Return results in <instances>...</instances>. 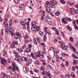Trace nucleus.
I'll return each instance as SVG.
<instances>
[{
  "instance_id": "obj_53",
  "label": "nucleus",
  "mask_w": 78,
  "mask_h": 78,
  "mask_svg": "<svg viewBox=\"0 0 78 78\" xmlns=\"http://www.w3.org/2000/svg\"><path fill=\"white\" fill-rule=\"evenodd\" d=\"M10 32V33L11 35L12 36V35H13V34H14V33H12V31H11Z\"/></svg>"
},
{
  "instance_id": "obj_17",
  "label": "nucleus",
  "mask_w": 78,
  "mask_h": 78,
  "mask_svg": "<svg viewBox=\"0 0 78 78\" xmlns=\"http://www.w3.org/2000/svg\"><path fill=\"white\" fill-rule=\"evenodd\" d=\"M36 30H37V31H39L40 30V29H41V27H40L39 26H36Z\"/></svg>"
},
{
  "instance_id": "obj_9",
  "label": "nucleus",
  "mask_w": 78,
  "mask_h": 78,
  "mask_svg": "<svg viewBox=\"0 0 78 78\" xmlns=\"http://www.w3.org/2000/svg\"><path fill=\"white\" fill-rule=\"evenodd\" d=\"M36 23L35 22H33L32 23V26L31 27H36Z\"/></svg>"
},
{
  "instance_id": "obj_55",
  "label": "nucleus",
  "mask_w": 78,
  "mask_h": 78,
  "mask_svg": "<svg viewBox=\"0 0 78 78\" xmlns=\"http://www.w3.org/2000/svg\"><path fill=\"white\" fill-rule=\"evenodd\" d=\"M46 3L47 5H50V3H49V2L48 1H46Z\"/></svg>"
},
{
  "instance_id": "obj_37",
  "label": "nucleus",
  "mask_w": 78,
  "mask_h": 78,
  "mask_svg": "<svg viewBox=\"0 0 78 78\" xmlns=\"http://www.w3.org/2000/svg\"><path fill=\"white\" fill-rule=\"evenodd\" d=\"M41 44L44 48L45 47V44L44 43H43Z\"/></svg>"
},
{
  "instance_id": "obj_13",
  "label": "nucleus",
  "mask_w": 78,
  "mask_h": 78,
  "mask_svg": "<svg viewBox=\"0 0 78 78\" xmlns=\"http://www.w3.org/2000/svg\"><path fill=\"white\" fill-rule=\"evenodd\" d=\"M67 28L70 30L71 31L72 29V28L70 26H69V25H68L67 26Z\"/></svg>"
},
{
  "instance_id": "obj_22",
  "label": "nucleus",
  "mask_w": 78,
  "mask_h": 78,
  "mask_svg": "<svg viewBox=\"0 0 78 78\" xmlns=\"http://www.w3.org/2000/svg\"><path fill=\"white\" fill-rule=\"evenodd\" d=\"M60 2L62 3V4H65V3H66V2H65V1L64 0H62V1H60Z\"/></svg>"
},
{
  "instance_id": "obj_26",
  "label": "nucleus",
  "mask_w": 78,
  "mask_h": 78,
  "mask_svg": "<svg viewBox=\"0 0 78 78\" xmlns=\"http://www.w3.org/2000/svg\"><path fill=\"white\" fill-rule=\"evenodd\" d=\"M75 22H76L75 20H74L73 21V23L74 25V27H75V26H76V24H75Z\"/></svg>"
},
{
  "instance_id": "obj_47",
  "label": "nucleus",
  "mask_w": 78,
  "mask_h": 78,
  "mask_svg": "<svg viewBox=\"0 0 78 78\" xmlns=\"http://www.w3.org/2000/svg\"><path fill=\"white\" fill-rule=\"evenodd\" d=\"M34 43L35 44H37V41H36V40H34Z\"/></svg>"
},
{
  "instance_id": "obj_56",
  "label": "nucleus",
  "mask_w": 78,
  "mask_h": 78,
  "mask_svg": "<svg viewBox=\"0 0 78 78\" xmlns=\"http://www.w3.org/2000/svg\"><path fill=\"white\" fill-rule=\"evenodd\" d=\"M29 48H31V47H32V45H31V44H29Z\"/></svg>"
},
{
  "instance_id": "obj_64",
  "label": "nucleus",
  "mask_w": 78,
  "mask_h": 78,
  "mask_svg": "<svg viewBox=\"0 0 78 78\" xmlns=\"http://www.w3.org/2000/svg\"><path fill=\"white\" fill-rule=\"evenodd\" d=\"M62 78H65V76H64L62 75L61 76Z\"/></svg>"
},
{
  "instance_id": "obj_34",
  "label": "nucleus",
  "mask_w": 78,
  "mask_h": 78,
  "mask_svg": "<svg viewBox=\"0 0 78 78\" xmlns=\"http://www.w3.org/2000/svg\"><path fill=\"white\" fill-rule=\"evenodd\" d=\"M41 58H44V55L41 54L39 56Z\"/></svg>"
},
{
  "instance_id": "obj_2",
  "label": "nucleus",
  "mask_w": 78,
  "mask_h": 78,
  "mask_svg": "<svg viewBox=\"0 0 78 78\" xmlns=\"http://www.w3.org/2000/svg\"><path fill=\"white\" fill-rule=\"evenodd\" d=\"M70 11L72 14H75V10L73 8H71L70 9Z\"/></svg>"
},
{
  "instance_id": "obj_39",
  "label": "nucleus",
  "mask_w": 78,
  "mask_h": 78,
  "mask_svg": "<svg viewBox=\"0 0 78 78\" xmlns=\"http://www.w3.org/2000/svg\"><path fill=\"white\" fill-rule=\"evenodd\" d=\"M15 56L17 58H19L20 57V56L18 55H15Z\"/></svg>"
},
{
  "instance_id": "obj_57",
  "label": "nucleus",
  "mask_w": 78,
  "mask_h": 78,
  "mask_svg": "<svg viewBox=\"0 0 78 78\" xmlns=\"http://www.w3.org/2000/svg\"><path fill=\"white\" fill-rule=\"evenodd\" d=\"M66 55V53H63L62 54V55L63 56H65Z\"/></svg>"
},
{
  "instance_id": "obj_12",
  "label": "nucleus",
  "mask_w": 78,
  "mask_h": 78,
  "mask_svg": "<svg viewBox=\"0 0 78 78\" xmlns=\"http://www.w3.org/2000/svg\"><path fill=\"white\" fill-rule=\"evenodd\" d=\"M73 64H74V65L75 64H76V63H78V61L76 60H75V59L73 60Z\"/></svg>"
},
{
  "instance_id": "obj_20",
  "label": "nucleus",
  "mask_w": 78,
  "mask_h": 78,
  "mask_svg": "<svg viewBox=\"0 0 78 78\" xmlns=\"http://www.w3.org/2000/svg\"><path fill=\"white\" fill-rule=\"evenodd\" d=\"M72 56L74 58H75V59H78V58L77 56H76L75 54H73Z\"/></svg>"
},
{
  "instance_id": "obj_45",
  "label": "nucleus",
  "mask_w": 78,
  "mask_h": 78,
  "mask_svg": "<svg viewBox=\"0 0 78 78\" xmlns=\"http://www.w3.org/2000/svg\"><path fill=\"white\" fill-rule=\"evenodd\" d=\"M67 46L64 47L63 48L64 50H67Z\"/></svg>"
},
{
  "instance_id": "obj_43",
  "label": "nucleus",
  "mask_w": 78,
  "mask_h": 78,
  "mask_svg": "<svg viewBox=\"0 0 78 78\" xmlns=\"http://www.w3.org/2000/svg\"><path fill=\"white\" fill-rule=\"evenodd\" d=\"M71 76H75V74H74V73H73V72H72L71 73Z\"/></svg>"
},
{
  "instance_id": "obj_52",
  "label": "nucleus",
  "mask_w": 78,
  "mask_h": 78,
  "mask_svg": "<svg viewBox=\"0 0 78 78\" xmlns=\"http://www.w3.org/2000/svg\"><path fill=\"white\" fill-rule=\"evenodd\" d=\"M44 17H45V15H43L41 16V19L42 20H43Z\"/></svg>"
},
{
  "instance_id": "obj_10",
  "label": "nucleus",
  "mask_w": 78,
  "mask_h": 78,
  "mask_svg": "<svg viewBox=\"0 0 78 78\" xmlns=\"http://www.w3.org/2000/svg\"><path fill=\"white\" fill-rule=\"evenodd\" d=\"M46 11V12H48L49 13H50V12H51V10H50V9L48 7L47 8Z\"/></svg>"
},
{
  "instance_id": "obj_62",
  "label": "nucleus",
  "mask_w": 78,
  "mask_h": 78,
  "mask_svg": "<svg viewBox=\"0 0 78 78\" xmlns=\"http://www.w3.org/2000/svg\"><path fill=\"white\" fill-rule=\"evenodd\" d=\"M55 73H57V74H58L59 73H58V71L55 70Z\"/></svg>"
},
{
  "instance_id": "obj_29",
  "label": "nucleus",
  "mask_w": 78,
  "mask_h": 78,
  "mask_svg": "<svg viewBox=\"0 0 78 78\" xmlns=\"http://www.w3.org/2000/svg\"><path fill=\"white\" fill-rule=\"evenodd\" d=\"M39 33L40 35H41H41H42V34H44V32L41 31H40Z\"/></svg>"
},
{
  "instance_id": "obj_31",
  "label": "nucleus",
  "mask_w": 78,
  "mask_h": 78,
  "mask_svg": "<svg viewBox=\"0 0 78 78\" xmlns=\"http://www.w3.org/2000/svg\"><path fill=\"white\" fill-rule=\"evenodd\" d=\"M45 72L46 73H47V72L46 71H43L42 72V75H45Z\"/></svg>"
},
{
  "instance_id": "obj_24",
  "label": "nucleus",
  "mask_w": 78,
  "mask_h": 78,
  "mask_svg": "<svg viewBox=\"0 0 78 78\" xmlns=\"http://www.w3.org/2000/svg\"><path fill=\"white\" fill-rule=\"evenodd\" d=\"M17 60L18 61H24V59H23L22 57L21 58L18 59Z\"/></svg>"
},
{
  "instance_id": "obj_54",
  "label": "nucleus",
  "mask_w": 78,
  "mask_h": 78,
  "mask_svg": "<svg viewBox=\"0 0 78 78\" xmlns=\"http://www.w3.org/2000/svg\"><path fill=\"white\" fill-rule=\"evenodd\" d=\"M8 63H10V59H9V58H8Z\"/></svg>"
},
{
  "instance_id": "obj_51",
  "label": "nucleus",
  "mask_w": 78,
  "mask_h": 78,
  "mask_svg": "<svg viewBox=\"0 0 78 78\" xmlns=\"http://www.w3.org/2000/svg\"><path fill=\"white\" fill-rule=\"evenodd\" d=\"M12 21H10L9 22V24L10 25H9V26H10L11 27V24H12Z\"/></svg>"
},
{
  "instance_id": "obj_40",
  "label": "nucleus",
  "mask_w": 78,
  "mask_h": 78,
  "mask_svg": "<svg viewBox=\"0 0 78 78\" xmlns=\"http://www.w3.org/2000/svg\"><path fill=\"white\" fill-rule=\"evenodd\" d=\"M72 69L73 71H75V66H73L72 67Z\"/></svg>"
},
{
  "instance_id": "obj_30",
  "label": "nucleus",
  "mask_w": 78,
  "mask_h": 78,
  "mask_svg": "<svg viewBox=\"0 0 78 78\" xmlns=\"http://www.w3.org/2000/svg\"><path fill=\"white\" fill-rule=\"evenodd\" d=\"M15 35H16V36H19L20 35V33H19V32H17L16 33Z\"/></svg>"
},
{
  "instance_id": "obj_49",
  "label": "nucleus",
  "mask_w": 78,
  "mask_h": 78,
  "mask_svg": "<svg viewBox=\"0 0 78 78\" xmlns=\"http://www.w3.org/2000/svg\"><path fill=\"white\" fill-rule=\"evenodd\" d=\"M72 48L73 50V51H75V48L73 46H72Z\"/></svg>"
},
{
  "instance_id": "obj_25",
  "label": "nucleus",
  "mask_w": 78,
  "mask_h": 78,
  "mask_svg": "<svg viewBox=\"0 0 78 78\" xmlns=\"http://www.w3.org/2000/svg\"><path fill=\"white\" fill-rule=\"evenodd\" d=\"M11 73H12V74H13V75H15L16 74V72L14 71H10Z\"/></svg>"
},
{
  "instance_id": "obj_59",
  "label": "nucleus",
  "mask_w": 78,
  "mask_h": 78,
  "mask_svg": "<svg viewBox=\"0 0 78 78\" xmlns=\"http://www.w3.org/2000/svg\"><path fill=\"white\" fill-rule=\"evenodd\" d=\"M14 54H15V55H18V53H17L16 52H14Z\"/></svg>"
},
{
  "instance_id": "obj_3",
  "label": "nucleus",
  "mask_w": 78,
  "mask_h": 78,
  "mask_svg": "<svg viewBox=\"0 0 78 78\" xmlns=\"http://www.w3.org/2000/svg\"><path fill=\"white\" fill-rule=\"evenodd\" d=\"M21 24L23 26H25L26 25V23L22 20H21L20 22Z\"/></svg>"
},
{
  "instance_id": "obj_1",
  "label": "nucleus",
  "mask_w": 78,
  "mask_h": 78,
  "mask_svg": "<svg viewBox=\"0 0 78 78\" xmlns=\"http://www.w3.org/2000/svg\"><path fill=\"white\" fill-rule=\"evenodd\" d=\"M1 63H6V59L4 58H3L2 57H1Z\"/></svg>"
},
{
  "instance_id": "obj_50",
  "label": "nucleus",
  "mask_w": 78,
  "mask_h": 78,
  "mask_svg": "<svg viewBox=\"0 0 78 78\" xmlns=\"http://www.w3.org/2000/svg\"><path fill=\"white\" fill-rule=\"evenodd\" d=\"M54 55L55 56H56V55H57V52H56V51H55Z\"/></svg>"
},
{
  "instance_id": "obj_60",
  "label": "nucleus",
  "mask_w": 78,
  "mask_h": 78,
  "mask_svg": "<svg viewBox=\"0 0 78 78\" xmlns=\"http://www.w3.org/2000/svg\"><path fill=\"white\" fill-rule=\"evenodd\" d=\"M76 47H78V41L76 42V44L75 45Z\"/></svg>"
},
{
  "instance_id": "obj_63",
  "label": "nucleus",
  "mask_w": 78,
  "mask_h": 78,
  "mask_svg": "<svg viewBox=\"0 0 78 78\" xmlns=\"http://www.w3.org/2000/svg\"><path fill=\"white\" fill-rule=\"evenodd\" d=\"M75 6L77 9H78V5H75Z\"/></svg>"
},
{
  "instance_id": "obj_61",
  "label": "nucleus",
  "mask_w": 78,
  "mask_h": 78,
  "mask_svg": "<svg viewBox=\"0 0 78 78\" xmlns=\"http://www.w3.org/2000/svg\"><path fill=\"white\" fill-rule=\"evenodd\" d=\"M48 23L49 25H51V22L50 21H48Z\"/></svg>"
},
{
  "instance_id": "obj_48",
  "label": "nucleus",
  "mask_w": 78,
  "mask_h": 78,
  "mask_svg": "<svg viewBox=\"0 0 78 78\" xmlns=\"http://www.w3.org/2000/svg\"><path fill=\"white\" fill-rule=\"evenodd\" d=\"M74 28H75L76 30H77V29H78V26L76 27V26H74Z\"/></svg>"
},
{
  "instance_id": "obj_46",
  "label": "nucleus",
  "mask_w": 78,
  "mask_h": 78,
  "mask_svg": "<svg viewBox=\"0 0 78 78\" xmlns=\"http://www.w3.org/2000/svg\"><path fill=\"white\" fill-rule=\"evenodd\" d=\"M62 37H65V36H64V33L62 32Z\"/></svg>"
},
{
  "instance_id": "obj_6",
  "label": "nucleus",
  "mask_w": 78,
  "mask_h": 78,
  "mask_svg": "<svg viewBox=\"0 0 78 78\" xmlns=\"http://www.w3.org/2000/svg\"><path fill=\"white\" fill-rule=\"evenodd\" d=\"M46 75H47V76H49V78H51V74H50V72H48L46 73Z\"/></svg>"
},
{
  "instance_id": "obj_21",
  "label": "nucleus",
  "mask_w": 78,
  "mask_h": 78,
  "mask_svg": "<svg viewBox=\"0 0 78 78\" xmlns=\"http://www.w3.org/2000/svg\"><path fill=\"white\" fill-rule=\"evenodd\" d=\"M26 52H29L31 51V50L30 49H27L26 50Z\"/></svg>"
},
{
  "instance_id": "obj_11",
  "label": "nucleus",
  "mask_w": 78,
  "mask_h": 78,
  "mask_svg": "<svg viewBox=\"0 0 78 78\" xmlns=\"http://www.w3.org/2000/svg\"><path fill=\"white\" fill-rule=\"evenodd\" d=\"M8 29L9 31L10 32H11V31H12V27H9L8 28Z\"/></svg>"
},
{
  "instance_id": "obj_42",
  "label": "nucleus",
  "mask_w": 78,
  "mask_h": 78,
  "mask_svg": "<svg viewBox=\"0 0 78 78\" xmlns=\"http://www.w3.org/2000/svg\"><path fill=\"white\" fill-rule=\"evenodd\" d=\"M55 33L56 34H57V35H58V34H59V32L58 31H55Z\"/></svg>"
},
{
  "instance_id": "obj_33",
  "label": "nucleus",
  "mask_w": 78,
  "mask_h": 78,
  "mask_svg": "<svg viewBox=\"0 0 78 78\" xmlns=\"http://www.w3.org/2000/svg\"><path fill=\"white\" fill-rule=\"evenodd\" d=\"M25 42L26 43H28V42H30V40H25Z\"/></svg>"
},
{
  "instance_id": "obj_41",
  "label": "nucleus",
  "mask_w": 78,
  "mask_h": 78,
  "mask_svg": "<svg viewBox=\"0 0 78 78\" xmlns=\"http://www.w3.org/2000/svg\"><path fill=\"white\" fill-rule=\"evenodd\" d=\"M59 12H58L55 13V15L56 16H58L59 15Z\"/></svg>"
},
{
  "instance_id": "obj_14",
  "label": "nucleus",
  "mask_w": 78,
  "mask_h": 78,
  "mask_svg": "<svg viewBox=\"0 0 78 78\" xmlns=\"http://www.w3.org/2000/svg\"><path fill=\"white\" fill-rule=\"evenodd\" d=\"M41 68L40 70H43V71H44V70H45V67H44V66H41Z\"/></svg>"
},
{
  "instance_id": "obj_15",
  "label": "nucleus",
  "mask_w": 78,
  "mask_h": 78,
  "mask_svg": "<svg viewBox=\"0 0 78 78\" xmlns=\"http://www.w3.org/2000/svg\"><path fill=\"white\" fill-rule=\"evenodd\" d=\"M17 50L20 53H21L23 51L22 50L19 49V48H18L17 49Z\"/></svg>"
},
{
  "instance_id": "obj_19",
  "label": "nucleus",
  "mask_w": 78,
  "mask_h": 78,
  "mask_svg": "<svg viewBox=\"0 0 78 78\" xmlns=\"http://www.w3.org/2000/svg\"><path fill=\"white\" fill-rule=\"evenodd\" d=\"M37 42L38 43H40L41 41H40V39H39V37H37Z\"/></svg>"
},
{
  "instance_id": "obj_32",
  "label": "nucleus",
  "mask_w": 78,
  "mask_h": 78,
  "mask_svg": "<svg viewBox=\"0 0 78 78\" xmlns=\"http://www.w3.org/2000/svg\"><path fill=\"white\" fill-rule=\"evenodd\" d=\"M28 63H30V64H31V62H32V60L30 59H29L28 61Z\"/></svg>"
},
{
  "instance_id": "obj_5",
  "label": "nucleus",
  "mask_w": 78,
  "mask_h": 78,
  "mask_svg": "<svg viewBox=\"0 0 78 78\" xmlns=\"http://www.w3.org/2000/svg\"><path fill=\"white\" fill-rule=\"evenodd\" d=\"M12 65L13 67H14L15 69H17L18 70H19V69H18V67H17V65H16L15 63H12Z\"/></svg>"
},
{
  "instance_id": "obj_23",
  "label": "nucleus",
  "mask_w": 78,
  "mask_h": 78,
  "mask_svg": "<svg viewBox=\"0 0 78 78\" xmlns=\"http://www.w3.org/2000/svg\"><path fill=\"white\" fill-rule=\"evenodd\" d=\"M12 70H13V71H14L15 70H18V69L17 68H14V67H13L12 68Z\"/></svg>"
},
{
  "instance_id": "obj_28",
  "label": "nucleus",
  "mask_w": 78,
  "mask_h": 78,
  "mask_svg": "<svg viewBox=\"0 0 78 78\" xmlns=\"http://www.w3.org/2000/svg\"><path fill=\"white\" fill-rule=\"evenodd\" d=\"M14 46V43H12L11 45V48H13Z\"/></svg>"
},
{
  "instance_id": "obj_4",
  "label": "nucleus",
  "mask_w": 78,
  "mask_h": 78,
  "mask_svg": "<svg viewBox=\"0 0 78 78\" xmlns=\"http://www.w3.org/2000/svg\"><path fill=\"white\" fill-rule=\"evenodd\" d=\"M31 27H31V29L32 31L36 32V27L35 26Z\"/></svg>"
},
{
  "instance_id": "obj_44",
  "label": "nucleus",
  "mask_w": 78,
  "mask_h": 78,
  "mask_svg": "<svg viewBox=\"0 0 78 78\" xmlns=\"http://www.w3.org/2000/svg\"><path fill=\"white\" fill-rule=\"evenodd\" d=\"M65 76H66V77H67L68 78H69L70 77V76L69 75V74H67L66 75H65Z\"/></svg>"
},
{
  "instance_id": "obj_7",
  "label": "nucleus",
  "mask_w": 78,
  "mask_h": 78,
  "mask_svg": "<svg viewBox=\"0 0 78 78\" xmlns=\"http://www.w3.org/2000/svg\"><path fill=\"white\" fill-rule=\"evenodd\" d=\"M51 3L52 5H56V4H57V2L55 1H52L51 2Z\"/></svg>"
},
{
  "instance_id": "obj_27",
  "label": "nucleus",
  "mask_w": 78,
  "mask_h": 78,
  "mask_svg": "<svg viewBox=\"0 0 78 78\" xmlns=\"http://www.w3.org/2000/svg\"><path fill=\"white\" fill-rule=\"evenodd\" d=\"M73 38L72 37H69V39L70 41H71L72 42H73Z\"/></svg>"
},
{
  "instance_id": "obj_36",
  "label": "nucleus",
  "mask_w": 78,
  "mask_h": 78,
  "mask_svg": "<svg viewBox=\"0 0 78 78\" xmlns=\"http://www.w3.org/2000/svg\"><path fill=\"white\" fill-rule=\"evenodd\" d=\"M18 37H19L18 36H17V35H16V34H15V39H18Z\"/></svg>"
},
{
  "instance_id": "obj_16",
  "label": "nucleus",
  "mask_w": 78,
  "mask_h": 78,
  "mask_svg": "<svg viewBox=\"0 0 78 78\" xmlns=\"http://www.w3.org/2000/svg\"><path fill=\"white\" fill-rule=\"evenodd\" d=\"M40 55H41V54H40L39 52H37L36 54V55L37 57L39 56Z\"/></svg>"
},
{
  "instance_id": "obj_18",
  "label": "nucleus",
  "mask_w": 78,
  "mask_h": 78,
  "mask_svg": "<svg viewBox=\"0 0 78 78\" xmlns=\"http://www.w3.org/2000/svg\"><path fill=\"white\" fill-rule=\"evenodd\" d=\"M62 22L63 23H64L65 24H67V21H65V20H62Z\"/></svg>"
},
{
  "instance_id": "obj_8",
  "label": "nucleus",
  "mask_w": 78,
  "mask_h": 78,
  "mask_svg": "<svg viewBox=\"0 0 78 78\" xmlns=\"http://www.w3.org/2000/svg\"><path fill=\"white\" fill-rule=\"evenodd\" d=\"M62 20H71V19L70 18L66 17L62 18Z\"/></svg>"
},
{
  "instance_id": "obj_35",
  "label": "nucleus",
  "mask_w": 78,
  "mask_h": 78,
  "mask_svg": "<svg viewBox=\"0 0 78 78\" xmlns=\"http://www.w3.org/2000/svg\"><path fill=\"white\" fill-rule=\"evenodd\" d=\"M53 48H54V47H51L49 48V50L50 51L51 50H53Z\"/></svg>"
},
{
  "instance_id": "obj_58",
  "label": "nucleus",
  "mask_w": 78,
  "mask_h": 78,
  "mask_svg": "<svg viewBox=\"0 0 78 78\" xmlns=\"http://www.w3.org/2000/svg\"><path fill=\"white\" fill-rule=\"evenodd\" d=\"M3 52L4 54H5V55H6V51L5 50H4L3 51Z\"/></svg>"
},
{
  "instance_id": "obj_38",
  "label": "nucleus",
  "mask_w": 78,
  "mask_h": 78,
  "mask_svg": "<svg viewBox=\"0 0 78 78\" xmlns=\"http://www.w3.org/2000/svg\"><path fill=\"white\" fill-rule=\"evenodd\" d=\"M19 9L20 10H22V6H20V7H19Z\"/></svg>"
}]
</instances>
